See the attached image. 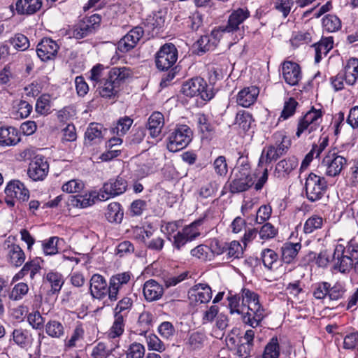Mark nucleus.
<instances>
[{
  "label": "nucleus",
  "instance_id": "79ce46f5",
  "mask_svg": "<svg viewBox=\"0 0 358 358\" xmlns=\"http://www.w3.org/2000/svg\"><path fill=\"white\" fill-rule=\"evenodd\" d=\"M280 356V347L278 338L273 337L265 346L262 358H278Z\"/></svg>",
  "mask_w": 358,
  "mask_h": 358
},
{
  "label": "nucleus",
  "instance_id": "72a5a7b5",
  "mask_svg": "<svg viewBox=\"0 0 358 358\" xmlns=\"http://www.w3.org/2000/svg\"><path fill=\"white\" fill-rule=\"evenodd\" d=\"M124 315H114V321L107 332V336L110 339L120 338L124 331Z\"/></svg>",
  "mask_w": 358,
  "mask_h": 358
},
{
  "label": "nucleus",
  "instance_id": "09e8293b",
  "mask_svg": "<svg viewBox=\"0 0 358 358\" xmlns=\"http://www.w3.org/2000/svg\"><path fill=\"white\" fill-rule=\"evenodd\" d=\"M323 225V219L322 217L314 215L310 217L303 225V231L305 234H311L317 229H321Z\"/></svg>",
  "mask_w": 358,
  "mask_h": 358
},
{
  "label": "nucleus",
  "instance_id": "338daca9",
  "mask_svg": "<svg viewBox=\"0 0 358 358\" xmlns=\"http://www.w3.org/2000/svg\"><path fill=\"white\" fill-rule=\"evenodd\" d=\"M278 234V229L271 223L264 224L259 231V237L263 240H268L274 238Z\"/></svg>",
  "mask_w": 358,
  "mask_h": 358
},
{
  "label": "nucleus",
  "instance_id": "37998d69",
  "mask_svg": "<svg viewBox=\"0 0 358 358\" xmlns=\"http://www.w3.org/2000/svg\"><path fill=\"white\" fill-rule=\"evenodd\" d=\"M12 340L21 348H24L28 346L29 343V336L27 330L15 329L12 333Z\"/></svg>",
  "mask_w": 358,
  "mask_h": 358
},
{
  "label": "nucleus",
  "instance_id": "f03ea898",
  "mask_svg": "<svg viewBox=\"0 0 358 358\" xmlns=\"http://www.w3.org/2000/svg\"><path fill=\"white\" fill-rule=\"evenodd\" d=\"M358 243L350 241L346 246L338 244L336 246L333 257L334 268L342 273H348L352 270L355 257H358Z\"/></svg>",
  "mask_w": 358,
  "mask_h": 358
},
{
  "label": "nucleus",
  "instance_id": "dca6fc26",
  "mask_svg": "<svg viewBox=\"0 0 358 358\" xmlns=\"http://www.w3.org/2000/svg\"><path fill=\"white\" fill-rule=\"evenodd\" d=\"M59 50L56 41L50 38H44L38 44L36 53L38 57L43 62L53 59Z\"/></svg>",
  "mask_w": 358,
  "mask_h": 358
},
{
  "label": "nucleus",
  "instance_id": "423d86ee",
  "mask_svg": "<svg viewBox=\"0 0 358 358\" xmlns=\"http://www.w3.org/2000/svg\"><path fill=\"white\" fill-rule=\"evenodd\" d=\"M193 132L189 127L185 124L177 126L168 138L167 149L172 152H178L192 141Z\"/></svg>",
  "mask_w": 358,
  "mask_h": 358
},
{
  "label": "nucleus",
  "instance_id": "39448f33",
  "mask_svg": "<svg viewBox=\"0 0 358 358\" xmlns=\"http://www.w3.org/2000/svg\"><path fill=\"white\" fill-rule=\"evenodd\" d=\"M133 275L129 271H124L113 275L109 279V300L115 301L119 295L130 292Z\"/></svg>",
  "mask_w": 358,
  "mask_h": 358
},
{
  "label": "nucleus",
  "instance_id": "412c9836",
  "mask_svg": "<svg viewBox=\"0 0 358 358\" xmlns=\"http://www.w3.org/2000/svg\"><path fill=\"white\" fill-rule=\"evenodd\" d=\"M20 141V134L17 129L13 127H0V145L13 146Z\"/></svg>",
  "mask_w": 358,
  "mask_h": 358
},
{
  "label": "nucleus",
  "instance_id": "ddd939ff",
  "mask_svg": "<svg viewBox=\"0 0 358 358\" xmlns=\"http://www.w3.org/2000/svg\"><path fill=\"white\" fill-rule=\"evenodd\" d=\"M144 31L141 27L131 29L117 43V49L122 52H127L136 47L143 37Z\"/></svg>",
  "mask_w": 358,
  "mask_h": 358
},
{
  "label": "nucleus",
  "instance_id": "8fccbe9b",
  "mask_svg": "<svg viewBox=\"0 0 358 358\" xmlns=\"http://www.w3.org/2000/svg\"><path fill=\"white\" fill-rule=\"evenodd\" d=\"M133 124V120L128 116L119 119L116 126L112 129L113 132L118 136H124L129 131Z\"/></svg>",
  "mask_w": 358,
  "mask_h": 358
},
{
  "label": "nucleus",
  "instance_id": "4468645a",
  "mask_svg": "<svg viewBox=\"0 0 358 358\" xmlns=\"http://www.w3.org/2000/svg\"><path fill=\"white\" fill-rule=\"evenodd\" d=\"M188 295L192 304L206 303L212 298V290L208 285L197 284L189 291Z\"/></svg>",
  "mask_w": 358,
  "mask_h": 358
},
{
  "label": "nucleus",
  "instance_id": "5701e85b",
  "mask_svg": "<svg viewBox=\"0 0 358 358\" xmlns=\"http://www.w3.org/2000/svg\"><path fill=\"white\" fill-rule=\"evenodd\" d=\"M42 6V0H17L15 9L18 15H30Z\"/></svg>",
  "mask_w": 358,
  "mask_h": 358
},
{
  "label": "nucleus",
  "instance_id": "c9c22d12",
  "mask_svg": "<svg viewBox=\"0 0 358 358\" xmlns=\"http://www.w3.org/2000/svg\"><path fill=\"white\" fill-rule=\"evenodd\" d=\"M8 259L10 264L18 267L24 262L25 254L20 245L13 244L8 247Z\"/></svg>",
  "mask_w": 358,
  "mask_h": 358
},
{
  "label": "nucleus",
  "instance_id": "774afa93",
  "mask_svg": "<svg viewBox=\"0 0 358 358\" xmlns=\"http://www.w3.org/2000/svg\"><path fill=\"white\" fill-rule=\"evenodd\" d=\"M213 168L215 173L220 176H225L228 172V167L224 156L217 157L213 162Z\"/></svg>",
  "mask_w": 358,
  "mask_h": 358
},
{
  "label": "nucleus",
  "instance_id": "b1692460",
  "mask_svg": "<svg viewBox=\"0 0 358 358\" xmlns=\"http://www.w3.org/2000/svg\"><path fill=\"white\" fill-rule=\"evenodd\" d=\"M259 93V90L255 86L245 87L238 92L237 103L243 107H249L255 102Z\"/></svg>",
  "mask_w": 358,
  "mask_h": 358
},
{
  "label": "nucleus",
  "instance_id": "6ab92c4d",
  "mask_svg": "<svg viewBox=\"0 0 358 358\" xmlns=\"http://www.w3.org/2000/svg\"><path fill=\"white\" fill-rule=\"evenodd\" d=\"M5 194L7 197H14L20 201H25L29 197L28 189L19 180L10 181L5 189Z\"/></svg>",
  "mask_w": 358,
  "mask_h": 358
},
{
  "label": "nucleus",
  "instance_id": "a18cd8bd",
  "mask_svg": "<svg viewBox=\"0 0 358 358\" xmlns=\"http://www.w3.org/2000/svg\"><path fill=\"white\" fill-rule=\"evenodd\" d=\"M216 39L211 40V37L208 35L201 36L196 43L198 53L203 54L208 51L214 50L216 47Z\"/></svg>",
  "mask_w": 358,
  "mask_h": 358
},
{
  "label": "nucleus",
  "instance_id": "c03bdc74",
  "mask_svg": "<svg viewBox=\"0 0 358 358\" xmlns=\"http://www.w3.org/2000/svg\"><path fill=\"white\" fill-rule=\"evenodd\" d=\"M29 291L28 285L24 282H19L14 285L12 289L8 292V299L11 301H20L27 295Z\"/></svg>",
  "mask_w": 358,
  "mask_h": 358
},
{
  "label": "nucleus",
  "instance_id": "bf43d9fd",
  "mask_svg": "<svg viewBox=\"0 0 358 358\" xmlns=\"http://www.w3.org/2000/svg\"><path fill=\"white\" fill-rule=\"evenodd\" d=\"M50 99L49 95L41 96L36 103V111L41 115H47L50 110Z\"/></svg>",
  "mask_w": 358,
  "mask_h": 358
},
{
  "label": "nucleus",
  "instance_id": "2f4dec72",
  "mask_svg": "<svg viewBox=\"0 0 358 358\" xmlns=\"http://www.w3.org/2000/svg\"><path fill=\"white\" fill-rule=\"evenodd\" d=\"M301 248L300 243H285L281 248V258L284 263L290 264Z\"/></svg>",
  "mask_w": 358,
  "mask_h": 358
},
{
  "label": "nucleus",
  "instance_id": "a878e982",
  "mask_svg": "<svg viewBox=\"0 0 358 358\" xmlns=\"http://www.w3.org/2000/svg\"><path fill=\"white\" fill-rule=\"evenodd\" d=\"M44 283H48L50 287L48 295L58 294L64 283V276L57 271H49L44 277Z\"/></svg>",
  "mask_w": 358,
  "mask_h": 358
},
{
  "label": "nucleus",
  "instance_id": "f8f14e48",
  "mask_svg": "<svg viewBox=\"0 0 358 358\" xmlns=\"http://www.w3.org/2000/svg\"><path fill=\"white\" fill-rule=\"evenodd\" d=\"M49 171V164L44 157H34L29 164L27 174L34 181L43 180Z\"/></svg>",
  "mask_w": 358,
  "mask_h": 358
},
{
  "label": "nucleus",
  "instance_id": "7c9ffc66",
  "mask_svg": "<svg viewBox=\"0 0 358 358\" xmlns=\"http://www.w3.org/2000/svg\"><path fill=\"white\" fill-rule=\"evenodd\" d=\"M118 347V343L109 345L105 342L100 341L93 347L90 355L92 358H108Z\"/></svg>",
  "mask_w": 358,
  "mask_h": 358
},
{
  "label": "nucleus",
  "instance_id": "4be33fe9",
  "mask_svg": "<svg viewBox=\"0 0 358 358\" xmlns=\"http://www.w3.org/2000/svg\"><path fill=\"white\" fill-rule=\"evenodd\" d=\"M299 161L295 157H289L280 161L275 166V174L277 178H287L298 166Z\"/></svg>",
  "mask_w": 358,
  "mask_h": 358
},
{
  "label": "nucleus",
  "instance_id": "cd10ccee",
  "mask_svg": "<svg viewBox=\"0 0 358 358\" xmlns=\"http://www.w3.org/2000/svg\"><path fill=\"white\" fill-rule=\"evenodd\" d=\"M333 37L330 36L322 37L319 42L313 45L315 52V63H319L321 61L322 55L326 56L327 55V53L333 48Z\"/></svg>",
  "mask_w": 358,
  "mask_h": 358
},
{
  "label": "nucleus",
  "instance_id": "393cba45",
  "mask_svg": "<svg viewBox=\"0 0 358 358\" xmlns=\"http://www.w3.org/2000/svg\"><path fill=\"white\" fill-rule=\"evenodd\" d=\"M131 76L132 71L130 68L126 66L113 67L108 71L107 75V78H108L114 85H117L119 88H120L122 84Z\"/></svg>",
  "mask_w": 358,
  "mask_h": 358
},
{
  "label": "nucleus",
  "instance_id": "0eeeda50",
  "mask_svg": "<svg viewBox=\"0 0 358 358\" xmlns=\"http://www.w3.org/2000/svg\"><path fill=\"white\" fill-rule=\"evenodd\" d=\"M327 189V180L324 177L310 173L306 179L305 190L307 199L315 202L322 199Z\"/></svg>",
  "mask_w": 358,
  "mask_h": 358
},
{
  "label": "nucleus",
  "instance_id": "2eb2a0df",
  "mask_svg": "<svg viewBox=\"0 0 358 358\" xmlns=\"http://www.w3.org/2000/svg\"><path fill=\"white\" fill-rule=\"evenodd\" d=\"M90 291L92 296L97 299H103L107 295L109 297V284L100 274H94L90 279Z\"/></svg>",
  "mask_w": 358,
  "mask_h": 358
},
{
  "label": "nucleus",
  "instance_id": "13d9d810",
  "mask_svg": "<svg viewBox=\"0 0 358 358\" xmlns=\"http://www.w3.org/2000/svg\"><path fill=\"white\" fill-rule=\"evenodd\" d=\"M133 306V300L131 298L128 296L123 297L120 300L115 308V315H124V317L127 313L131 309Z\"/></svg>",
  "mask_w": 358,
  "mask_h": 358
},
{
  "label": "nucleus",
  "instance_id": "5fc2aeb1",
  "mask_svg": "<svg viewBox=\"0 0 358 358\" xmlns=\"http://www.w3.org/2000/svg\"><path fill=\"white\" fill-rule=\"evenodd\" d=\"M253 122L252 115L245 110L240 111L236 116V124L245 131H248Z\"/></svg>",
  "mask_w": 358,
  "mask_h": 358
},
{
  "label": "nucleus",
  "instance_id": "680f3d73",
  "mask_svg": "<svg viewBox=\"0 0 358 358\" xmlns=\"http://www.w3.org/2000/svg\"><path fill=\"white\" fill-rule=\"evenodd\" d=\"M274 138L278 141L280 140L279 143H276L275 148H277L278 152L281 156L285 155L288 151L291 145L290 139L282 133L275 134Z\"/></svg>",
  "mask_w": 358,
  "mask_h": 358
},
{
  "label": "nucleus",
  "instance_id": "aec40b11",
  "mask_svg": "<svg viewBox=\"0 0 358 358\" xmlns=\"http://www.w3.org/2000/svg\"><path fill=\"white\" fill-rule=\"evenodd\" d=\"M143 293L147 301H155L159 300L162 296L164 288L156 280L150 279L144 283Z\"/></svg>",
  "mask_w": 358,
  "mask_h": 358
},
{
  "label": "nucleus",
  "instance_id": "69168bd1",
  "mask_svg": "<svg viewBox=\"0 0 358 358\" xmlns=\"http://www.w3.org/2000/svg\"><path fill=\"white\" fill-rule=\"evenodd\" d=\"M197 124L199 131L203 134H210L214 131L213 126L209 122L206 115L199 114L197 115Z\"/></svg>",
  "mask_w": 358,
  "mask_h": 358
},
{
  "label": "nucleus",
  "instance_id": "ea45409f",
  "mask_svg": "<svg viewBox=\"0 0 358 358\" xmlns=\"http://www.w3.org/2000/svg\"><path fill=\"white\" fill-rule=\"evenodd\" d=\"M85 330L82 324L76 326L70 338L65 340L64 347L66 349H71L77 346V343L84 338Z\"/></svg>",
  "mask_w": 358,
  "mask_h": 358
},
{
  "label": "nucleus",
  "instance_id": "9b49d317",
  "mask_svg": "<svg viewBox=\"0 0 358 358\" xmlns=\"http://www.w3.org/2000/svg\"><path fill=\"white\" fill-rule=\"evenodd\" d=\"M264 315V309L262 307L259 299H257L249 303L243 308V320L244 323L254 328L260 324Z\"/></svg>",
  "mask_w": 358,
  "mask_h": 358
},
{
  "label": "nucleus",
  "instance_id": "1a4fd4ad",
  "mask_svg": "<svg viewBox=\"0 0 358 358\" xmlns=\"http://www.w3.org/2000/svg\"><path fill=\"white\" fill-rule=\"evenodd\" d=\"M178 59V50L173 43H165L155 55V64L159 71H169Z\"/></svg>",
  "mask_w": 358,
  "mask_h": 358
},
{
  "label": "nucleus",
  "instance_id": "e2e57ef3",
  "mask_svg": "<svg viewBox=\"0 0 358 358\" xmlns=\"http://www.w3.org/2000/svg\"><path fill=\"white\" fill-rule=\"evenodd\" d=\"M59 238L52 236L43 242V250L46 255H53L58 252L57 243Z\"/></svg>",
  "mask_w": 358,
  "mask_h": 358
},
{
  "label": "nucleus",
  "instance_id": "473e14b6",
  "mask_svg": "<svg viewBox=\"0 0 358 358\" xmlns=\"http://www.w3.org/2000/svg\"><path fill=\"white\" fill-rule=\"evenodd\" d=\"M45 330L51 338L61 339L65 336V328L63 324L56 320H49L45 324Z\"/></svg>",
  "mask_w": 358,
  "mask_h": 358
},
{
  "label": "nucleus",
  "instance_id": "0e129e2a",
  "mask_svg": "<svg viewBox=\"0 0 358 358\" xmlns=\"http://www.w3.org/2000/svg\"><path fill=\"white\" fill-rule=\"evenodd\" d=\"M298 106V102L293 98H289L287 101L285 102L283 110L281 113L279 120H287L292 117Z\"/></svg>",
  "mask_w": 358,
  "mask_h": 358
},
{
  "label": "nucleus",
  "instance_id": "4d7b16f0",
  "mask_svg": "<svg viewBox=\"0 0 358 358\" xmlns=\"http://www.w3.org/2000/svg\"><path fill=\"white\" fill-rule=\"evenodd\" d=\"M145 349L143 345L139 343H133L126 351V358H143Z\"/></svg>",
  "mask_w": 358,
  "mask_h": 358
},
{
  "label": "nucleus",
  "instance_id": "bb28decb",
  "mask_svg": "<svg viewBox=\"0 0 358 358\" xmlns=\"http://www.w3.org/2000/svg\"><path fill=\"white\" fill-rule=\"evenodd\" d=\"M164 125V117L162 113L154 112L148 120L147 128L152 138L158 137Z\"/></svg>",
  "mask_w": 358,
  "mask_h": 358
},
{
  "label": "nucleus",
  "instance_id": "f3484780",
  "mask_svg": "<svg viewBox=\"0 0 358 358\" xmlns=\"http://www.w3.org/2000/svg\"><path fill=\"white\" fill-rule=\"evenodd\" d=\"M250 16V13L246 8H240L232 11L229 16L227 25L222 30L227 33L234 32L239 29V25Z\"/></svg>",
  "mask_w": 358,
  "mask_h": 358
},
{
  "label": "nucleus",
  "instance_id": "f704fd0d",
  "mask_svg": "<svg viewBox=\"0 0 358 358\" xmlns=\"http://www.w3.org/2000/svg\"><path fill=\"white\" fill-rule=\"evenodd\" d=\"M71 204L77 208H87L93 205L95 203L96 199H99L98 194L90 193L84 195L78 194L75 196H71Z\"/></svg>",
  "mask_w": 358,
  "mask_h": 358
},
{
  "label": "nucleus",
  "instance_id": "a19ab883",
  "mask_svg": "<svg viewBox=\"0 0 358 358\" xmlns=\"http://www.w3.org/2000/svg\"><path fill=\"white\" fill-rule=\"evenodd\" d=\"M322 27L327 32H335L341 28V22L336 15H327L322 19Z\"/></svg>",
  "mask_w": 358,
  "mask_h": 358
},
{
  "label": "nucleus",
  "instance_id": "f257e3e1",
  "mask_svg": "<svg viewBox=\"0 0 358 358\" xmlns=\"http://www.w3.org/2000/svg\"><path fill=\"white\" fill-rule=\"evenodd\" d=\"M268 180L267 167L261 171L257 169L253 175L250 173V169L247 166L241 168L235 174L234 179L230 183V192L231 193H240L247 191L252 185L255 189L259 191L262 189Z\"/></svg>",
  "mask_w": 358,
  "mask_h": 358
},
{
  "label": "nucleus",
  "instance_id": "49530a36",
  "mask_svg": "<svg viewBox=\"0 0 358 358\" xmlns=\"http://www.w3.org/2000/svg\"><path fill=\"white\" fill-rule=\"evenodd\" d=\"M280 156L275 145H269L263 150L259 165L264 162L266 164H270L272 161L277 160Z\"/></svg>",
  "mask_w": 358,
  "mask_h": 358
},
{
  "label": "nucleus",
  "instance_id": "a211bd4d",
  "mask_svg": "<svg viewBox=\"0 0 358 358\" xmlns=\"http://www.w3.org/2000/svg\"><path fill=\"white\" fill-rule=\"evenodd\" d=\"M282 73L285 81L289 85H297L301 78L300 66L293 62H284L282 67Z\"/></svg>",
  "mask_w": 358,
  "mask_h": 358
},
{
  "label": "nucleus",
  "instance_id": "7ed1b4c3",
  "mask_svg": "<svg viewBox=\"0 0 358 358\" xmlns=\"http://www.w3.org/2000/svg\"><path fill=\"white\" fill-rule=\"evenodd\" d=\"M324 112L312 107L303 116L298 120L296 136L299 138L303 134H311L322 130L321 125Z\"/></svg>",
  "mask_w": 358,
  "mask_h": 358
},
{
  "label": "nucleus",
  "instance_id": "9d476101",
  "mask_svg": "<svg viewBox=\"0 0 358 358\" xmlns=\"http://www.w3.org/2000/svg\"><path fill=\"white\" fill-rule=\"evenodd\" d=\"M127 188V182L121 177L110 179L104 183L98 193V198L101 201H105L123 194Z\"/></svg>",
  "mask_w": 358,
  "mask_h": 358
},
{
  "label": "nucleus",
  "instance_id": "20e7f679",
  "mask_svg": "<svg viewBox=\"0 0 358 358\" xmlns=\"http://www.w3.org/2000/svg\"><path fill=\"white\" fill-rule=\"evenodd\" d=\"M181 92L187 96H199L203 101H210L214 97L213 88L201 77H194L183 83Z\"/></svg>",
  "mask_w": 358,
  "mask_h": 358
},
{
  "label": "nucleus",
  "instance_id": "c85d7f7f",
  "mask_svg": "<svg viewBox=\"0 0 358 358\" xmlns=\"http://www.w3.org/2000/svg\"><path fill=\"white\" fill-rule=\"evenodd\" d=\"M345 82L348 85H354L358 78V59L350 58L345 66Z\"/></svg>",
  "mask_w": 358,
  "mask_h": 358
},
{
  "label": "nucleus",
  "instance_id": "6e6d98bb",
  "mask_svg": "<svg viewBox=\"0 0 358 358\" xmlns=\"http://www.w3.org/2000/svg\"><path fill=\"white\" fill-rule=\"evenodd\" d=\"M261 257L264 266L269 270L273 268V264L278 259V254L274 250L268 248L264 249L262 252Z\"/></svg>",
  "mask_w": 358,
  "mask_h": 358
},
{
  "label": "nucleus",
  "instance_id": "58836bf2",
  "mask_svg": "<svg viewBox=\"0 0 358 358\" xmlns=\"http://www.w3.org/2000/svg\"><path fill=\"white\" fill-rule=\"evenodd\" d=\"M206 336L203 332L195 331L190 334L187 338L186 345L191 350H198L203 346Z\"/></svg>",
  "mask_w": 358,
  "mask_h": 358
},
{
  "label": "nucleus",
  "instance_id": "864d4df0",
  "mask_svg": "<svg viewBox=\"0 0 358 358\" xmlns=\"http://www.w3.org/2000/svg\"><path fill=\"white\" fill-rule=\"evenodd\" d=\"M38 348L46 353H54L57 350L55 342L43 334H38Z\"/></svg>",
  "mask_w": 358,
  "mask_h": 358
},
{
  "label": "nucleus",
  "instance_id": "c756f323",
  "mask_svg": "<svg viewBox=\"0 0 358 358\" xmlns=\"http://www.w3.org/2000/svg\"><path fill=\"white\" fill-rule=\"evenodd\" d=\"M97 91L101 97L106 99L115 98L119 92L120 88L114 85L108 78L99 83L96 85Z\"/></svg>",
  "mask_w": 358,
  "mask_h": 358
},
{
  "label": "nucleus",
  "instance_id": "4c0bfd02",
  "mask_svg": "<svg viewBox=\"0 0 358 358\" xmlns=\"http://www.w3.org/2000/svg\"><path fill=\"white\" fill-rule=\"evenodd\" d=\"M106 217L110 222H120L123 218V210L117 202L110 203L106 212Z\"/></svg>",
  "mask_w": 358,
  "mask_h": 358
},
{
  "label": "nucleus",
  "instance_id": "603ef678",
  "mask_svg": "<svg viewBox=\"0 0 358 358\" xmlns=\"http://www.w3.org/2000/svg\"><path fill=\"white\" fill-rule=\"evenodd\" d=\"M93 33L89 25L84 20H82L74 27L72 36L76 39H82Z\"/></svg>",
  "mask_w": 358,
  "mask_h": 358
},
{
  "label": "nucleus",
  "instance_id": "de8ad7c7",
  "mask_svg": "<svg viewBox=\"0 0 358 358\" xmlns=\"http://www.w3.org/2000/svg\"><path fill=\"white\" fill-rule=\"evenodd\" d=\"M165 17L161 12L154 14L152 17L146 20L145 26L149 29V30L159 31L161 28L164 26Z\"/></svg>",
  "mask_w": 358,
  "mask_h": 358
},
{
  "label": "nucleus",
  "instance_id": "3c124183",
  "mask_svg": "<svg viewBox=\"0 0 358 358\" xmlns=\"http://www.w3.org/2000/svg\"><path fill=\"white\" fill-rule=\"evenodd\" d=\"M202 223L203 219H199L182 229L189 241L195 239L200 235V231L198 227L201 226Z\"/></svg>",
  "mask_w": 358,
  "mask_h": 358
},
{
  "label": "nucleus",
  "instance_id": "6e6552de",
  "mask_svg": "<svg viewBox=\"0 0 358 358\" xmlns=\"http://www.w3.org/2000/svg\"><path fill=\"white\" fill-rule=\"evenodd\" d=\"M346 164L345 157L335 150H330L323 158L320 167L326 176L336 177L341 173Z\"/></svg>",
  "mask_w": 358,
  "mask_h": 358
},
{
  "label": "nucleus",
  "instance_id": "052dcab7",
  "mask_svg": "<svg viewBox=\"0 0 358 358\" xmlns=\"http://www.w3.org/2000/svg\"><path fill=\"white\" fill-rule=\"evenodd\" d=\"M10 43L18 50L24 51L29 47V41L26 36L22 34H17L10 38Z\"/></svg>",
  "mask_w": 358,
  "mask_h": 358
},
{
  "label": "nucleus",
  "instance_id": "e433bc0d",
  "mask_svg": "<svg viewBox=\"0 0 358 358\" xmlns=\"http://www.w3.org/2000/svg\"><path fill=\"white\" fill-rule=\"evenodd\" d=\"M103 127L97 123H91L85 133V141L92 144L97 143L103 138Z\"/></svg>",
  "mask_w": 358,
  "mask_h": 358
}]
</instances>
